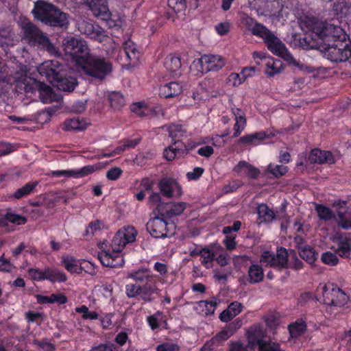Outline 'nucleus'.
<instances>
[{
    "label": "nucleus",
    "mask_w": 351,
    "mask_h": 351,
    "mask_svg": "<svg viewBox=\"0 0 351 351\" xmlns=\"http://www.w3.org/2000/svg\"><path fill=\"white\" fill-rule=\"evenodd\" d=\"M267 138V134L264 132H259L243 136L239 139V143L246 145H257L262 141Z\"/></svg>",
    "instance_id": "bb28decb"
},
{
    "label": "nucleus",
    "mask_w": 351,
    "mask_h": 351,
    "mask_svg": "<svg viewBox=\"0 0 351 351\" xmlns=\"http://www.w3.org/2000/svg\"><path fill=\"white\" fill-rule=\"evenodd\" d=\"M162 319V313L158 311L155 314L150 315L147 317V320L149 324V326L152 330H156L160 326V322Z\"/></svg>",
    "instance_id": "3c124183"
},
{
    "label": "nucleus",
    "mask_w": 351,
    "mask_h": 351,
    "mask_svg": "<svg viewBox=\"0 0 351 351\" xmlns=\"http://www.w3.org/2000/svg\"><path fill=\"white\" fill-rule=\"evenodd\" d=\"M11 32L5 28L0 29V45H9L11 44L12 39L11 38Z\"/></svg>",
    "instance_id": "5fc2aeb1"
},
{
    "label": "nucleus",
    "mask_w": 351,
    "mask_h": 351,
    "mask_svg": "<svg viewBox=\"0 0 351 351\" xmlns=\"http://www.w3.org/2000/svg\"><path fill=\"white\" fill-rule=\"evenodd\" d=\"M228 82L230 85L233 86H237L241 84L244 82V80L242 77L241 73H232L228 76Z\"/></svg>",
    "instance_id": "680f3d73"
},
{
    "label": "nucleus",
    "mask_w": 351,
    "mask_h": 351,
    "mask_svg": "<svg viewBox=\"0 0 351 351\" xmlns=\"http://www.w3.org/2000/svg\"><path fill=\"white\" fill-rule=\"evenodd\" d=\"M14 268V266L10 260L5 258L3 256L0 257V271L10 272Z\"/></svg>",
    "instance_id": "bf43d9fd"
},
{
    "label": "nucleus",
    "mask_w": 351,
    "mask_h": 351,
    "mask_svg": "<svg viewBox=\"0 0 351 351\" xmlns=\"http://www.w3.org/2000/svg\"><path fill=\"white\" fill-rule=\"evenodd\" d=\"M140 285H136L134 284L127 285L125 287V292L129 298H134L136 296H138Z\"/></svg>",
    "instance_id": "69168bd1"
},
{
    "label": "nucleus",
    "mask_w": 351,
    "mask_h": 351,
    "mask_svg": "<svg viewBox=\"0 0 351 351\" xmlns=\"http://www.w3.org/2000/svg\"><path fill=\"white\" fill-rule=\"evenodd\" d=\"M339 224L344 229H351V212L339 213Z\"/></svg>",
    "instance_id": "8fccbe9b"
},
{
    "label": "nucleus",
    "mask_w": 351,
    "mask_h": 351,
    "mask_svg": "<svg viewBox=\"0 0 351 351\" xmlns=\"http://www.w3.org/2000/svg\"><path fill=\"white\" fill-rule=\"evenodd\" d=\"M5 219L8 221L16 225H23L27 222V218L25 216L14 213H7L5 215Z\"/></svg>",
    "instance_id": "09e8293b"
},
{
    "label": "nucleus",
    "mask_w": 351,
    "mask_h": 351,
    "mask_svg": "<svg viewBox=\"0 0 351 351\" xmlns=\"http://www.w3.org/2000/svg\"><path fill=\"white\" fill-rule=\"evenodd\" d=\"M220 345L221 343L217 339L214 337L203 346L200 351H213L217 349Z\"/></svg>",
    "instance_id": "13d9d810"
},
{
    "label": "nucleus",
    "mask_w": 351,
    "mask_h": 351,
    "mask_svg": "<svg viewBox=\"0 0 351 351\" xmlns=\"http://www.w3.org/2000/svg\"><path fill=\"white\" fill-rule=\"evenodd\" d=\"M86 126L87 123L85 121L79 117L67 119L64 123V129L66 131L83 130Z\"/></svg>",
    "instance_id": "f704fd0d"
},
{
    "label": "nucleus",
    "mask_w": 351,
    "mask_h": 351,
    "mask_svg": "<svg viewBox=\"0 0 351 351\" xmlns=\"http://www.w3.org/2000/svg\"><path fill=\"white\" fill-rule=\"evenodd\" d=\"M315 210L319 218L322 220L328 221L332 217V213L330 209L324 205L317 204L315 206Z\"/></svg>",
    "instance_id": "a18cd8bd"
},
{
    "label": "nucleus",
    "mask_w": 351,
    "mask_h": 351,
    "mask_svg": "<svg viewBox=\"0 0 351 351\" xmlns=\"http://www.w3.org/2000/svg\"><path fill=\"white\" fill-rule=\"evenodd\" d=\"M288 261V253L282 247L278 250L277 253H274V261L271 267H284L287 265Z\"/></svg>",
    "instance_id": "4c0bfd02"
},
{
    "label": "nucleus",
    "mask_w": 351,
    "mask_h": 351,
    "mask_svg": "<svg viewBox=\"0 0 351 351\" xmlns=\"http://www.w3.org/2000/svg\"><path fill=\"white\" fill-rule=\"evenodd\" d=\"M24 34L30 41L37 43L40 47L46 49L50 53H57L56 47L50 42L49 38L44 35L34 25L30 22L25 23L23 25Z\"/></svg>",
    "instance_id": "6e6552de"
},
{
    "label": "nucleus",
    "mask_w": 351,
    "mask_h": 351,
    "mask_svg": "<svg viewBox=\"0 0 351 351\" xmlns=\"http://www.w3.org/2000/svg\"><path fill=\"white\" fill-rule=\"evenodd\" d=\"M251 33L263 38L268 48L274 55L296 66H300V62L294 58L284 43L265 26L256 22L250 30Z\"/></svg>",
    "instance_id": "f03ea898"
},
{
    "label": "nucleus",
    "mask_w": 351,
    "mask_h": 351,
    "mask_svg": "<svg viewBox=\"0 0 351 351\" xmlns=\"http://www.w3.org/2000/svg\"><path fill=\"white\" fill-rule=\"evenodd\" d=\"M299 254L302 258L308 263H313L315 260V253L313 249L306 245L300 244Z\"/></svg>",
    "instance_id": "58836bf2"
},
{
    "label": "nucleus",
    "mask_w": 351,
    "mask_h": 351,
    "mask_svg": "<svg viewBox=\"0 0 351 351\" xmlns=\"http://www.w3.org/2000/svg\"><path fill=\"white\" fill-rule=\"evenodd\" d=\"M62 263L65 269L71 274H80L82 271L90 272L88 270H86V267H91V263L84 260H77L70 256H62Z\"/></svg>",
    "instance_id": "aec40b11"
},
{
    "label": "nucleus",
    "mask_w": 351,
    "mask_h": 351,
    "mask_svg": "<svg viewBox=\"0 0 351 351\" xmlns=\"http://www.w3.org/2000/svg\"><path fill=\"white\" fill-rule=\"evenodd\" d=\"M80 69L85 74L102 80L112 72V66L104 58L90 56Z\"/></svg>",
    "instance_id": "39448f33"
},
{
    "label": "nucleus",
    "mask_w": 351,
    "mask_h": 351,
    "mask_svg": "<svg viewBox=\"0 0 351 351\" xmlns=\"http://www.w3.org/2000/svg\"><path fill=\"white\" fill-rule=\"evenodd\" d=\"M268 171L275 177H280L286 174L288 168L282 165L270 164L268 166Z\"/></svg>",
    "instance_id": "de8ad7c7"
},
{
    "label": "nucleus",
    "mask_w": 351,
    "mask_h": 351,
    "mask_svg": "<svg viewBox=\"0 0 351 351\" xmlns=\"http://www.w3.org/2000/svg\"><path fill=\"white\" fill-rule=\"evenodd\" d=\"M24 81L22 88L24 91L29 93L33 92L34 90H37L40 100L43 104L51 103L57 99L56 94L49 86L34 81L31 78L25 77Z\"/></svg>",
    "instance_id": "1a4fd4ad"
},
{
    "label": "nucleus",
    "mask_w": 351,
    "mask_h": 351,
    "mask_svg": "<svg viewBox=\"0 0 351 351\" xmlns=\"http://www.w3.org/2000/svg\"><path fill=\"white\" fill-rule=\"evenodd\" d=\"M257 213L260 222H271L275 218L274 212L271 210L266 204H262L257 208Z\"/></svg>",
    "instance_id": "72a5a7b5"
},
{
    "label": "nucleus",
    "mask_w": 351,
    "mask_h": 351,
    "mask_svg": "<svg viewBox=\"0 0 351 351\" xmlns=\"http://www.w3.org/2000/svg\"><path fill=\"white\" fill-rule=\"evenodd\" d=\"M183 144L180 141H175L173 144L164 151V156L168 160H173L183 152Z\"/></svg>",
    "instance_id": "7c9ffc66"
},
{
    "label": "nucleus",
    "mask_w": 351,
    "mask_h": 351,
    "mask_svg": "<svg viewBox=\"0 0 351 351\" xmlns=\"http://www.w3.org/2000/svg\"><path fill=\"white\" fill-rule=\"evenodd\" d=\"M152 275L151 271L148 268L141 267L138 270L130 272L128 278H132L138 282L148 281L151 279Z\"/></svg>",
    "instance_id": "473e14b6"
},
{
    "label": "nucleus",
    "mask_w": 351,
    "mask_h": 351,
    "mask_svg": "<svg viewBox=\"0 0 351 351\" xmlns=\"http://www.w3.org/2000/svg\"><path fill=\"white\" fill-rule=\"evenodd\" d=\"M247 125V121H237L233 127L234 133L232 135L233 138H237L241 135L242 132L245 130Z\"/></svg>",
    "instance_id": "052dcab7"
},
{
    "label": "nucleus",
    "mask_w": 351,
    "mask_h": 351,
    "mask_svg": "<svg viewBox=\"0 0 351 351\" xmlns=\"http://www.w3.org/2000/svg\"><path fill=\"white\" fill-rule=\"evenodd\" d=\"M110 106L116 110L120 109L125 105L123 96L119 92H112L108 95Z\"/></svg>",
    "instance_id": "a19ab883"
},
{
    "label": "nucleus",
    "mask_w": 351,
    "mask_h": 351,
    "mask_svg": "<svg viewBox=\"0 0 351 351\" xmlns=\"http://www.w3.org/2000/svg\"><path fill=\"white\" fill-rule=\"evenodd\" d=\"M45 274V280L52 282H64L67 280L66 274L55 267H46Z\"/></svg>",
    "instance_id": "c85d7f7f"
},
{
    "label": "nucleus",
    "mask_w": 351,
    "mask_h": 351,
    "mask_svg": "<svg viewBox=\"0 0 351 351\" xmlns=\"http://www.w3.org/2000/svg\"><path fill=\"white\" fill-rule=\"evenodd\" d=\"M78 29L81 33L86 35L90 38L99 43L106 40H110L113 49L115 48L114 42L108 38L105 30L99 25L82 21L78 23Z\"/></svg>",
    "instance_id": "9b49d317"
},
{
    "label": "nucleus",
    "mask_w": 351,
    "mask_h": 351,
    "mask_svg": "<svg viewBox=\"0 0 351 351\" xmlns=\"http://www.w3.org/2000/svg\"><path fill=\"white\" fill-rule=\"evenodd\" d=\"M136 235L137 231L134 227H124L120 229L113 237L112 246L123 250L128 243L135 241Z\"/></svg>",
    "instance_id": "2eb2a0df"
},
{
    "label": "nucleus",
    "mask_w": 351,
    "mask_h": 351,
    "mask_svg": "<svg viewBox=\"0 0 351 351\" xmlns=\"http://www.w3.org/2000/svg\"><path fill=\"white\" fill-rule=\"evenodd\" d=\"M62 46L65 55L79 69L90 56L86 42L80 38L69 36L64 40Z\"/></svg>",
    "instance_id": "20e7f679"
},
{
    "label": "nucleus",
    "mask_w": 351,
    "mask_h": 351,
    "mask_svg": "<svg viewBox=\"0 0 351 351\" xmlns=\"http://www.w3.org/2000/svg\"><path fill=\"white\" fill-rule=\"evenodd\" d=\"M187 204L185 202H173L169 204L167 206V214L171 215H180L186 209Z\"/></svg>",
    "instance_id": "37998d69"
},
{
    "label": "nucleus",
    "mask_w": 351,
    "mask_h": 351,
    "mask_svg": "<svg viewBox=\"0 0 351 351\" xmlns=\"http://www.w3.org/2000/svg\"><path fill=\"white\" fill-rule=\"evenodd\" d=\"M159 291L156 285H145L141 286L139 289L138 296L140 299L145 302H152L153 300L152 294L157 293Z\"/></svg>",
    "instance_id": "c9c22d12"
},
{
    "label": "nucleus",
    "mask_w": 351,
    "mask_h": 351,
    "mask_svg": "<svg viewBox=\"0 0 351 351\" xmlns=\"http://www.w3.org/2000/svg\"><path fill=\"white\" fill-rule=\"evenodd\" d=\"M234 171L237 173H243L248 178L252 179L256 178L260 173L258 169L245 161L239 162L238 165L234 167Z\"/></svg>",
    "instance_id": "a878e982"
},
{
    "label": "nucleus",
    "mask_w": 351,
    "mask_h": 351,
    "mask_svg": "<svg viewBox=\"0 0 351 351\" xmlns=\"http://www.w3.org/2000/svg\"><path fill=\"white\" fill-rule=\"evenodd\" d=\"M104 227V224L101 221L97 220L89 223L86 230V234H94L100 231Z\"/></svg>",
    "instance_id": "6e6d98bb"
},
{
    "label": "nucleus",
    "mask_w": 351,
    "mask_h": 351,
    "mask_svg": "<svg viewBox=\"0 0 351 351\" xmlns=\"http://www.w3.org/2000/svg\"><path fill=\"white\" fill-rule=\"evenodd\" d=\"M204 169L202 167H195L191 171L186 173V178L189 180H197L204 173Z\"/></svg>",
    "instance_id": "338daca9"
},
{
    "label": "nucleus",
    "mask_w": 351,
    "mask_h": 351,
    "mask_svg": "<svg viewBox=\"0 0 351 351\" xmlns=\"http://www.w3.org/2000/svg\"><path fill=\"white\" fill-rule=\"evenodd\" d=\"M55 86L63 91H72L77 85V80L72 77H62L61 74L58 75L54 82H52Z\"/></svg>",
    "instance_id": "b1692460"
},
{
    "label": "nucleus",
    "mask_w": 351,
    "mask_h": 351,
    "mask_svg": "<svg viewBox=\"0 0 351 351\" xmlns=\"http://www.w3.org/2000/svg\"><path fill=\"white\" fill-rule=\"evenodd\" d=\"M164 66L167 71L173 75H180L182 68L181 59L174 54H169L165 58Z\"/></svg>",
    "instance_id": "5701e85b"
},
{
    "label": "nucleus",
    "mask_w": 351,
    "mask_h": 351,
    "mask_svg": "<svg viewBox=\"0 0 351 351\" xmlns=\"http://www.w3.org/2000/svg\"><path fill=\"white\" fill-rule=\"evenodd\" d=\"M263 336L262 327L260 326H254L251 327L247 331V339L252 346L257 344L260 351H273L274 346H276V343H266L261 338Z\"/></svg>",
    "instance_id": "dca6fc26"
},
{
    "label": "nucleus",
    "mask_w": 351,
    "mask_h": 351,
    "mask_svg": "<svg viewBox=\"0 0 351 351\" xmlns=\"http://www.w3.org/2000/svg\"><path fill=\"white\" fill-rule=\"evenodd\" d=\"M123 51L130 62H136L138 59V51L133 41L128 39L123 43Z\"/></svg>",
    "instance_id": "2f4dec72"
},
{
    "label": "nucleus",
    "mask_w": 351,
    "mask_h": 351,
    "mask_svg": "<svg viewBox=\"0 0 351 351\" xmlns=\"http://www.w3.org/2000/svg\"><path fill=\"white\" fill-rule=\"evenodd\" d=\"M32 12L36 19L51 26L64 27L69 23L66 13L44 1H37Z\"/></svg>",
    "instance_id": "7ed1b4c3"
},
{
    "label": "nucleus",
    "mask_w": 351,
    "mask_h": 351,
    "mask_svg": "<svg viewBox=\"0 0 351 351\" xmlns=\"http://www.w3.org/2000/svg\"><path fill=\"white\" fill-rule=\"evenodd\" d=\"M339 159L338 154H332L330 151L321 150L319 149H313L308 156L311 163L332 165Z\"/></svg>",
    "instance_id": "6ab92c4d"
},
{
    "label": "nucleus",
    "mask_w": 351,
    "mask_h": 351,
    "mask_svg": "<svg viewBox=\"0 0 351 351\" xmlns=\"http://www.w3.org/2000/svg\"><path fill=\"white\" fill-rule=\"evenodd\" d=\"M62 71V65L56 60H47L38 66L40 75L45 76L49 82H54Z\"/></svg>",
    "instance_id": "f3484780"
},
{
    "label": "nucleus",
    "mask_w": 351,
    "mask_h": 351,
    "mask_svg": "<svg viewBox=\"0 0 351 351\" xmlns=\"http://www.w3.org/2000/svg\"><path fill=\"white\" fill-rule=\"evenodd\" d=\"M301 27L305 32L302 40L306 48L319 49L331 62H344L351 57V45L341 27L315 18L303 21Z\"/></svg>",
    "instance_id": "f257e3e1"
},
{
    "label": "nucleus",
    "mask_w": 351,
    "mask_h": 351,
    "mask_svg": "<svg viewBox=\"0 0 351 351\" xmlns=\"http://www.w3.org/2000/svg\"><path fill=\"white\" fill-rule=\"evenodd\" d=\"M321 258L323 263L330 266L336 265L339 263L337 256L330 252L322 254Z\"/></svg>",
    "instance_id": "864d4df0"
},
{
    "label": "nucleus",
    "mask_w": 351,
    "mask_h": 351,
    "mask_svg": "<svg viewBox=\"0 0 351 351\" xmlns=\"http://www.w3.org/2000/svg\"><path fill=\"white\" fill-rule=\"evenodd\" d=\"M29 277L33 280H45V269L40 270L38 268H31L27 271Z\"/></svg>",
    "instance_id": "603ef678"
},
{
    "label": "nucleus",
    "mask_w": 351,
    "mask_h": 351,
    "mask_svg": "<svg viewBox=\"0 0 351 351\" xmlns=\"http://www.w3.org/2000/svg\"><path fill=\"white\" fill-rule=\"evenodd\" d=\"M147 229L155 238H166L174 234L175 226L173 223H168L162 218L156 217L148 221Z\"/></svg>",
    "instance_id": "9d476101"
},
{
    "label": "nucleus",
    "mask_w": 351,
    "mask_h": 351,
    "mask_svg": "<svg viewBox=\"0 0 351 351\" xmlns=\"http://www.w3.org/2000/svg\"><path fill=\"white\" fill-rule=\"evenodd\" d=\"M180 348L178 344L173 343H163L156 348V351H179Z\"/></svg>",
    "instance_id": "e2e57ef3"
},
{
    "label": "nucleus",
    "mask_w": 351,
    "mask_h": 351,
    "mask_svg": "<svg viewBox=\"0 0 351 351\" xmlns=\"http://www.w3.org/2000/svg\"><path fill=\"white\" fill-rule=\"evenodd\" d=\"M226 64V60L219 55H204L200 58L195 60L191 66V72L195 75H203L210 71H218Z\"/></svg>",
    "instance_id": "423d86ee"
},
{
    "label": "nucleus",
    "mask_w": 351,
    "mask_h": 351,
    "mask_svg": "<svg viewBox=\"0 0 351 351\" xmlns=\"http://www.w3.org/2000/svg\"><path fill=\"white\" fill-rule=\"evenodd\" d=\"M169 136L175 141L176 138L183 137L186 134L185 129L182 125H171L168 128Z\"/></svg>",
    "instance_id": "49530a36"
},
{
    "label": "nucleus",
    "mask_w": 351,
    "mask_h": 351,
    "mask_svg": "<svg viewBox=\"0 0 351 351\" xmlns=\"http://www.w3.org/2000/svg\"><path fill=\"white\" fill-rule=\"evenodd\" d=\"M121 250L111 245V249L104 250L98 253V258L106 267H118L124 264Z\"/></svg>",
    "instance_id": "ddd939ff"
},
{
    "label": "nucleus",
    "mask_w": 351,
    "mask_h": 351,
    "mask_svg": "<svg viewBox=\"0 0 351 351\" xmlns=\"http://www.w3.org/2000/svg\"><path fill=\"white\" fill-rule=\"evenodd\" d=\"M232 330L228 326L225 327L222 330L218 332L215 337L217 339L219 342L221 343L224 341L229 339L232 335Z\"/></svg>",
    "instance_id": "0e129e2a"
},
{
    "label": "nucleus",
    "mask_w": 351,
    "mask_h": 351,
    "mask_svg": "<svg viewBox=\"0 0 351 351\" xmlns=\"http://www.w3.org/2000/svg\"><path fill=\"white\" fill-rule=\"evenodd\" d=\"M289 330L292 338H298L304 332L306 324L302 321L295 322L289 326Z\"/></svg>",
    "instance_id": "79ce46f5"
},
{
    "label": "nucleus",
    "mask_w": 351,
    "mask_h": 351,
    "mask_svg": "<svg viewBox=\"0 0 351 351\" xmlns=\"http://www.w3.org/2000/svg\"><path fill=\"white\" fill-rule=\"evenodd\" d=\"M249 281L252 284L261 282L263 279V270L258 265H252L248 269Z\"/></svg>",
    "instance_id": "e433bc0d"
},
{
    "label": "nucleus",
    "mask_w": 351,
    "mask_h": 351,
    "mask_svg": "<svg viewBox=\"0 0 351 351\" xmlns=\"http://www.w3.org/2000/svg\"><path fill=\"white\" fill-rule=\"evenodd\" d=\"M88 4L93 15L97 18L106 21H115L114 25H119L121 23V19L118 17L117 19H112V14L108 9L107 0H85Z\"/></svg>",
    "instance_id": "f8f14e48"
},
{
    "label": "nucleus",
    "mask_w": 351,
    "mask_h": 351,
    "mask_svg": "<svg viewBox=\"0 0 351 351\" xmlns=\"http://www.w3.org/2000/svg\"><path fill=\"white\" fill-rule=\"evenodd\" d=\"M197 254H199L202 258V263L206 267L210 268L214 259V252L208 248H203Z\"/></svg>",
    "instance_id": "c03bdc74"
},
{
    "label": "nucleus",
    "mask_w": 351,
    "mask_h": 351,
    "mask_svg": "<svg viewBox=\"0 0 351 351\" xmlns=\"http://www.w3.org/2000/svg\"><path fill=\"white\" fill-rule=\"evenodd\" d=\"M219 301L217 298H212L210 301L202 300L197 303L196 310L203 315H209L214 313Z\"/></svg>",
    "instance_id": "393cba45"
},
{
    "label": "nucleus",
    "mask_w": 351,
    "mask_h": 351,
    "mask_svg": "<svg viewBox=\"0 0 351 351\" xmlns=\"http://www.w3.org/2000/svg\"><path fill=\"white\" fill-rule=\"evenodd\" d=\"M240 20L241 24L244 25L249 31L252 29L253 26L256 23L254 19L245 13H241L240 14Z\"/></svg>",
    "instance_id": "4d7b16f0"
},
{
    "label": "nucleus",
    "mask_w": 351,
    "mask_h": 351,
    "mask_svg": "<svg viewBox=\"0 0 351 351\" xmlns=\"http://www.w3.org/2000/svg\"><path fill=\"white\" fill-rule=\"evenodd\" d=\"M318 291L322 292L324 302L327 305L343 306L348 301L346 293L332 283L320 284Z\"/></svg>",
    "instance_id": "0eeeda50"
},
{
    "label": "nucleus",
    "mask_w": 351,
    "mask_h": 351,
    "mask_svg": "<svg viewBox=\"0 0 351 351\" xmlns=\"http://www.w3.org/2000/svg\"><path fill=\"white\" fill-rule=\"evenodd\" d=\"M37 185L38 182H36L27 183L23 187L17 189L12 196L16 199H21L25 197L32 193Z\"/></svg>",
    "instance_id": "ea45409f"
},
{
    "label": "nucleus",
    "mask_w": 351,
    "mask_h": 351,
    "mask_svg": "<svg viewBox=\"0 0 351 351\" xmlns=\"http://www.w3.org/2000/svg\"><path fill=\"white\" fill-rule=\"evenodd\" d=\"M333 245L332 248L340 256L343 258H348L350 252L351 246L349 238L346 236L337 234L332 239Z\"/></svg>",
    "instance_id": "412c9836"
},
{
    "label": "nucleus",
    "mask_w": 351,
    "mask_h": 351,
    "mask_svg": "<svg viewBox=\"0 0 351 351\" xmlns=\"http://www.w3.org/2000/svg\"><path fill=\"white\" fill-rule=\"evenodd\" d=\"M158 187L162 194L168 198L180 197L182 194L181 186L172 178L161 179L158 183Z\"/></svg>",
    "instance_id": "a211bd4d"
},
{
    "label": "nucleus",
    "mask_w": 351,
    "mask_h": 351,
    "mask_svg": "<svg viewBox=\"0 0 351 351\" xmlns=\"http://www.w3.org/2000/svg\"><path fill=\"white\" fill-rule=\"evenodd\" d=\"M130 110L139 117H147L154 115L156 110L143 102L134 103L130 106Z\"/></svg>",
    "instance_id": "c756f323"
},
{
    "label": "nucleus",
    "mask_w": 351,
    "mask_h": 351,
    "mask_svg": "<svg viewBox=\"0 0 351 351\" xmlns=\"http://www.w3.org/2000/svg\"><path fill=\"white\" fill-rule=\"evenodd\" d=\"M265 73L269 77H273L280 73L282 70V63L279 60H275L271 57L265 58Z\"/></svg>",
    "instance_id": "cd10ccee"
},
{
    "label": "nucleus",
    "mask_w": 351,
    "mask_h": 351,
    "mask_svg": "<svg viewBox=\"0 0 351 351\" xmlns=\"http://www.w3.org/2000/svg\"><path fill=\"white\" fill-rule=\"evenodd\" d=\"M182 86L178 82H171L160 87V95L169 98L180 95L182 92Z\"/></svg>",
    "instance_id": "4be33fe9"
},
{
    "label": "nucleus",
    "mask_w": 351,
    "mask_h": 351,
    "mask_svg": "<svg viewBox=\"0 0 351 351\" xmlns=\"http://www.w3.org/2000/svg\"><path fill=\"white\" fill-rule=\"evenodd\" d=\"M100 168V165H86L79 169L52 171L47 175L50 177H73L75 178H79L96 172L99 170Z\"/></svg>",
    "instance_id": "4468645a"
},
{
    "label": "nucleus",
    "mask_w": 351,
    "mask_h": 351,
    "mask_svg": "<svg viewBox=\"0 0 351 351\" xmlns=\"http://www.w3.org/2000/svg\"><path fill=\"white\" fill-rule=\"evenodd\" d=\"M122 174V170L119 167H114L106 173V177L110 180H117Z\"/></svg>",
    "instance_id": "774afa93"
}]
</instances>
